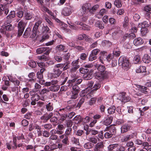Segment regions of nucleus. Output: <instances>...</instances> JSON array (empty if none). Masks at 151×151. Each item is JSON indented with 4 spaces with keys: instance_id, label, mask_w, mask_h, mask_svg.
I'll return each mask as SVG.
<instances>
[{
    "instance_id": "obj_1",
    "label": "nucleus",
    "mask_w": 151,
    "mask_h": 151,
    "mask_svg": "<svg viewBox=\"0 0 151 151\" xmlns=\"http://www.w3.org/2000/svg\"><path fill=\"white\" fill-rule=\"evenodd\" d=\"M42 22L41 21L39 20L35 23L32 30V33L30 37L31 38H34L37 34H39L40 33L44 35L50 32L49 28L47 26L43 25V26H42Z\"/></svg>"
},
{
    "instance_id": "obj_2",
    "label": "nucleus",
    "mask_w": 151,
    "mask_h": 151,
    "mask_svg": "<svg viewBox=\"0 0 151 151\" xmlns=\"http://www.w3.org/2000/svg\"><path fill=\"white\" fill-rule=\"evenodd\" d=\"M118 63L119 66H122L124 70H127L129 68V60L124 56H121L119 59Z\"/></svg>"
},
{
    "instance_id": "obj_3",
    "label": "nucleus",
    "mask_w": 151,
    "mask_h": 151,
    "mask_svg": "<svg viewBox=\"0 0 151 151\" xmlns=\"http://www.w3.org/2000/svg\"><path fill=\"white\" fill-rule=\"evenodd\" d=\"M102 55L100 57V60L102 63H104L103 61H106L108 62L110 61L113 57V56L111 54H109L108 55H104L105 53H106V51H101V52Z\"/></svg>"
},
{
    "instance_id": "obj_4",
    "label": "nucleus",
    "mask_w": 151,
    "mask_h": 151,
    "mask_svg": "<svg viewBox=\"0 0 151 151\" xmlns=\"http://www.w3.org/2000/svg\"><path fill=\"white\" fill-rule=\"evenodd\" d=\"M95 77L100 81H102L107 78L109 76L108 72H106L104 73L100 72H96L94 74Z\"/></svg>"
},
{
    "instance_id": "obj_5",
    "label": "nucleus",
    "mask_w": 151,
    "mask_h": 151,
    "mask_svg": "<svg viewBox=\"0 0 151 151\" xmlns=\"http://www.w3.org/2000/svg\"><path fill=\"white\" fill-rule=\"evenodd\" d=\"M118 99L122 102L125 103L129 101L131 99V98L127 95L126 93L122 92L119 93Z\"/></svg>"
},
{
    "instance_id": "obj_6",
    "label": "nucleus",
    "mask_w": 151,
    "mask_h": 151,
    "mask_svg": "<svg viewBox=\"0 0 151 151\" xmlns=\"http://www.w3.org/2000/svg\"><path fill=\"white\" fill-rule=\"evenodd\" d=\"M26 24L22 21H20L18 24V33L17 35L20 36L22 35L24 30Z\"/></svg>"
},
{
    "instance_id": "obj_7",
    "label": "nucleus",
    "mask_w": 151,
    "mask_h": 151,
    "mask_svg": "<svg viewBox=\"0 0 151 151\" xmlns=\"http://www.w3.org/2000/svg\"><path fill=\"white\" fill-rule=\"evenodd\" d=\"M9 12V7L7 5H0V15L6 16Z\"/></svg>"
},
{
    "instance_id": "obj_8",
    "label": "nucleus",
    "mask_w": 151,
    "mask_h": 151,
    "mask_svg": "<svg viewBox=\"0 0 151 151\" xmlns=\"http://www.w3.org/2000/svg\"><path fill=\"white\" fill-rule=\"evenodd\" d=\"M51 48L48 47H42L38 48L36 50V52L38 54H41L45 52L44 54L49 55L50 52Z\"/></svg>"
},
{
    "instance_id": "obj_9",
    "label": "nucleus",
    "mask_w": 151,
    "mask_h": 151,
    "mask_svg": "<svg viewBox=\"0 0 151 151\" xmlns=\"http://www.w3.org/2000/svg\"><path fill=\"white\" fill-rule=\"evenodd\" d=\"M93 70L91 69L87 73L84 74L83 76V78L85 80H88L91 79L93 77Z\"/></svg>"
},
{
    "instance_id": "obj_10",
    "label": "nucleus",
    "mask_w": 151,
    "mask_h": 151,
    "mask_svg": "<svg viewBox=\"0 0 151 151\" xmlns=\"http://www.w3.org/2000/svg\"><path fill=\"white\" fill-rule=\"evenodd\" d=\"M104 145L102 142H99L97 143L95 145L94 148V151H99L101 150L104 147Z\"/></svg>"
},
{
    "instance_id": "obj_11",
    "label": "nucleus",
    "mask_w": 151,
    "mask_h": 151,
    "mask_svg": "<svg viewBox=\"0 0 151 151\" xmlns=\"http://www.w3.org/2000/svg\"><path fill=\"white\" fill-rule=\"evenodd\" d=\"M143 42L142 39L140 37L134 39L133 41L134 45L136 46H138L142 45Z\"/></svg>"
},
{
    "instance_id": "obj_12",
    "label": "nucleus",
    "mask_w": 151,
    "mask_h": 151,
    "mask_svg": "<svg viewBox=\"0 0 151 151\" xmlns=\"http://www.w3.org/2000/svg\"><path fill=\"white\" fill-rule=\"evenodd\" d=\"M142 60L145 63H149L151 61V58L147 54H145L142 58Z\"/></svg>"
},
{
    "instance_id": "obj_13",
    "label": "nucleus",
    "mask_w": 151,
    "mask_h": 151,
    "mask_svg": "<svg viewBox=\"0 0 151 151\" xmlns=\"http://www.w3.org/2000/svg\"><path fill=\"white\" fill-rule=\"evenodd\" d=\"M62 71L58 68H54L53 69V72L52 75L54 77L57 78L59 77Z\"/></svg>"
},
{
    "instance_id": "obj_14",
    "label": "nucleus",
    "mask_w": 151,
    "mask_h": 151,
    "mask_svg": "<svg viewBox=\"0 0 151 151\" xmlns=\"http://www.w3.org/2000/svg\"><path fill=\"white\" fill-rule=\"evenodd\" d=\"M62 12L63 14L65 16L70 15L71 13L70 9L68 7L64 8Z\"/></svg>"
},
{
    "instance_id": "obj_15",
    "label": "nucleus",
    "mask_w": 151,
    "mask_h": 151,
    "mask_svg": "<svg viewBox=\"0 0 151 151\" xmlns=\"http://www.w3.org/2000/svg\"><path fill=\"white\" fill-rule=\"evenodd\" d=\"M133 62L135 64L140 63L141 62V61L140 60V55H135L134 57Z\"/></svg>"
},
{
    "instance_id": "obj_16",
    "label": "nucleus",
    "mask_w": 151,
    "mask_h": 151,
    "mask_svg": "<svg viewBox=\"0 0 151 151\" xmlns=\"http://www.w3.org/2000/svg\"><path fill=\"white\" fill-rule=\"evenodd\" d=\"M31 32V28L28 27L26 29L23 36L24 38L28 37L30 35Z\"/></svg>"
},
{
    "instance_id": "obj_17",
    "label": "nucleus",
    "mask_w": 151,
    "mask_h": 151,
    "mask_svg": "<svg viewBox=\"0 0 151 151\" xmlns=\"http://www.w3.org/2000/svg\"><path fill=\"white\" fill-rule=\"evenodd\" d=\"M37 59L39 60H41L42 61H47L49 59V55H43L41 56H39L37 57Z\"/></svg>"
},
{
    "instance_id": "obj_18",
    "label": "nucleus",
    "mask_w": 151,
    "mask_h": 151,
    "mask_svg": "<svg viewBox=\"0 0 151 151\" xmlns=\"http://www.w3.org/2000/svg\"><path fill=\"white\" fill-rule=\"evenodd\" d=\"M130 129V127L127 124H125L121 127V132L124 133L128 131Z\"/></svg>"
},
{
    "instance_id": "obj_19",
    "label": "nucleus",
    "mask_w": 151,
    "mask_h": 151,
    "mask_svg": "<svg viewBox=\"0 0 151 151\" xmlns=\"http://www.w3.org/2000/svg\"><path fill=\"white\" fill-rule=\"evenodd\" d=\"M108 129L113 135L116 134V129L114 126H110L108 128Z\"/></svg>"
},
{
    "instance_id": "obj_20",
    "label": "nucleus",
    "mask_w": 151,
    "mask_h": 151,
    "mask_svg": "<svg viewBox=\"0 0 151 151\" xmlns=\"http://www.w3.org/2000/svg\"><path fill=\"white\" fill-rule=\"evenodd\" d=\"M137 87L141 89L140 91L141 92L145 94H147L148 93L149 89L146 86L138 85Z\"/></svg>"
},
{
    "instance_id": "obj_21",
    "label": "nucleus",
    "mask_w": 151,
    "mask_h": 151,
    "mask_svg": "<svg viewBox=\"0 0 151 151\" xmlns=\"http://www.w3.org/2000/svg\"><path fill=\"white\" fill-rule=\"evenodd\" d=\"M94 146V145L92 143L88 142L85 143L83 146V147L86 149H91Z\"/></svg>"
},
{
    "instance_id": "obj_22",
    "label": "nucleus",
    "mask_w": 151,
    "mask_h": 151,
    "mask_svg": "<svg viewBox=\"0 0 151 151\" xmlns=\"http://www.w3.org/2000/svg\"><path fill=\"white\" fill-rule=\"evenodd\" d=\"M133 135H126L124 136L122 138V141L123 142H126L129 140L133 137Z\"/></svg>"
},
{
    "instance_id": "obj_23",
    "label": "nucleus",
    "mask_w": 151,
    "mask_h": 151,
    "mask_svg": "<svg viewBox=\"0 0 151 151\" xmlns=\"http://www.w3.org/2000/svg\"><path fill=\"white\" fill-rule=\"evenodd\" d=\"M60 88V86L58 85L52 86L49 88L50 90L53 92L57 91Z\"/></svg>"
},
{
    "instance_id": "obj_24",
    "label": "nucleus",
    "mask_w": 151,
    "mask_h": 151,
    "mask_svg": "<svg viewBox=\"0 0 151 151\" xmlns=\"http://www.w3.org/2000/svg\"><path fill=\"white\" fill-rule=\"evenodd\" d=\"M96 26L99 29H103L104 28V25L102 21L98 20L96 23Z\"/></svg>"
},
{
    "instance_id": "obj_25",
    "label": "nucleus",
    "mask_w": 151,
    "mask_h": 151,
    "mask_svg": "<svg viewBox=\"0 0 151 151\" xmlns=\"http://www.w3.org/2000/svg\"><path fill=\"white\" fill-rule=\"evenodd\" d=\"M16 16V13L15 11H11L9 12V14L7 16V19H12L15 17Z\"/></svg>"
},
{
    "instance_id": "obj_26",
    "label": "nucleus",
    "mask_w": 151,
    "mask_h": 151,
    "mask_svg": "<svg viewBox=\"0 0 151 151\" xmlns=\"http://www.w3.org/2000/svg\"><path fill=\"white\" fill-rule=\"evenodd\" d=\"M74 107L73 106H67L66 108H63L62 109H59L60 111H62V113L63 114L65 113V111H68Z\"/></svg>"
},
{
    "instance_id": "obj_27",
    "label": "nucleus",
    "mask_w": 151,
    "mask_h": 151,
    "mask_svg": "<svg viewBox=\"0 0 151 151\" xmlns=\"http://www.w3.org/2000/svg\"><path fill=\"white\" fill-rule=\"evenodd\" d=\"M46 108L48 111H51L53 110V104L52 103L49 102L46 105Z\"/></svg>"
},
{
    "instance_id": "obj_28",
    "label": "nucleus",
    "mask_w": 151,
    "mask_h": 151,
    "mask_svg": "<svg viewBox=\"0 0 151 151\" xmlns=\"http://www.w3.org/2000/svg\"><path fill=\"white\" fill-rule=\"evenodd\" d=\"M141 33L142 36L145 35L149 31L148 29L146 27H143V26L141 27Z\"/></svg>"
},
{
    "instance_id": "obj_29",
    "label": "nucleus",
    "mask_w": 151,
    "mask_h": 151,
    "mask_svg": "<svg viewBox=\"0 0 151 151\" xmlns=\"http://www.w3.org/2000/svg\"><path fill=\"white\" fill-rule=\"evenodd\" d=\"M112 121L111 117H108L104 121L103 124L104 125L108 126L110 124Z\"/></svg>"
},
{
    "instance_id": "obj_30",
    "label": "nucleus",
    "mask_w": 151,
    "mask_h": 151,
    "mask_svg": "<svg viewBox=\"0 0 151 151\" xmlns=\"http://www.w3.org/2000/svg\"><path fill=\"white\" fill-rule=\"evenodd\" d=\"M97 69L100 71L99 72L104 73L106 72H107L105 71L106 68L104 65H100L97 68Z\"/></svg>"
},
{
    "instance_id": "obj_31",
    "label": "nucleus",
    "mask_w": 151,
    "mask_h": 151,
    "mask_svg": "<svg viewBox=\"0 0 151 151\" xmlns=\"http://www.w3.org/2000/svg\"><path fill=\"white\" fill-rule=\"evenodd\" d=\"M116 107L114 106H113L108 109V113L109 114H113L115 113Z\"/></svg>"
},
{
    "instance_id": "obj_32",
    "label": "nucleus",
    "mask_w": 151,
    "mask_h": 151,
    "mask_svg": "<svg viewBox=\"0 0 151 151\" xmlns=\"http://www.w3.org/2000/svg\"><path fill=\"white\" fill-rule=\"evenodd\" d=\"M42 10L44 12H47L48 14H51L52 12L44 5H42L41 7Z\"/></svg>"
},
{
    "instance_id": "obj_33",
    "label": "nucleus",
    "mask_w": 151,
    "mask_h": 151,
    "mask_svg": "<svg viewBox=\"0 0 151 151\" xmlns=\"http://www.w3.org/2000/svg\"><path fill=\"white\" fill-rule=\"evenodd\" d=\"M40 99V97L39 95L37 94H33L31 97L32 101H38Z\"/></svg>"
},
{
    "instance_id": "obj_34",
    "label": "nucleus",
    "mask_w": 151,
    "mask_h": 151,
    "mask_svg": "<svg viewBox=\"0 0 151 151\" xmlns=\"http://www.w3.org/2000/svg\"><path fill=\"white\" fill-rule=\"evenodd\" d=\"M61 111H60L59 110L58 113L61 116L60 120L63 121L65 120L66 118L68 117V115L67 114H61Z\"/></svg>"
},
{
    "instance_id": "obj_35",
    "label": "nucleus",
    "mask_w": 151,
    "mask_h": 151,
    "mask_svg": "<svg viewBox=\"0 0 151 151\" xmlns=\"http://www.w3.org/2000/svg\"><path fill=\"white\" fill-rule=\"evenodd\" d=\"M73 89L75 92L78 93L80 91V88L76 84H75L73 86Z\"/></svg>"
},
{
    "instance_id": "obj_36",
    "label": "nucleus",
    "mask_w": 151,
    "mask_h": 151,
    "mask_svg": "<svg viewBox=\"0 0 151 151\" xmlns=\"http://www.w3.org/2000/svg\"><path fill=\"white\" fill-rule=\"evenodd\" d=\"M99 7V6L98 5L94 6L92 8L88 9L89 12L91 13H93V12H95Z\"/></svg>"
},
{
    "instance_id": "obj_37",
    "label": "nucleus",
    "mask_w": 151,
    "mask_h": 151,
    "mask_svg": "<svg viewBox=\"0 0 151 151\" xmlns=\"http://www.w3.org/2000/svg\"><path fill=\"white\" fill-rule=\"evenodd\" d=\"M101 86L100 84L99 83H97L95 84L93 87V88L91 91V93L93 92L94 91H96L97 89L100 88Z\"/></svg>"
},
{
    "instance_id": "obj_38",
    "label": "nucleus",
    "mask_w": 151,
    "mask_h": 151,
    "mask_svg": "<svg viewBox=\"0 0 151 151\" xmlns=\"http://www.w3.org/2000/svg\"><path fill=\"white\" fill-rule=\"evenodd\" d=\"M28 65L32 68H35L37 66L36 63L33 60H31L29 62Z\"/></svg>"
},
{
    "instance_id": "obj_39",
    "label": "nucleus",
    "mask_w": 151,
    "mask_h": 151,
    "mask_svg": "<svg viewBox=\"0 0 151 151\" xmlns=\"http://www.w3.org/2000/svg\"><path fill=\"white\" fill-rule=\"evenodd\" d=\"M102 45L103 46H110L111 45V42L108 40H104L102 41Z\"/></svg>"
},
{
    "instance_id": "obj_40",
    "label": "nucleus",
    "mask_w": 151,
    "mask_h": 151,
    "mask_svg": "<svg viewBox=\"0 0 151 151\" xmlns=\"http://www.w3.org/2000/svg\"><path fill=\"white\" fill-rule=\"evenodd\" d=\"M151 24V23L150 22L144 21L142 23V27L143 26V27H148L150 26Z\"/></svg>"
},
{
    "instance_id": "obj_41",
    "label": "nucleus",
    "mask_w": 151,
    "mask_h": 151,
    "mask_svg": "<svg viewBox=\"0 0 151 151\" xmlns=\"http://www.w3.org/2000/svg\"><path fill=\"white\" fill-rule=\"evenodd\" d=\"M148 109V107H145L141 109V108H139V113L140 114L141 116H143L145 114L144 111L147 110Z\"/></svg>"
},
{
    "instance_id": "obj_42",
    "label": "nucleus",
    "mask_w": 151,
    "mask_h": 151,
    "mask_svg": "<svg viewBox=\"0 0 151 151\" xmlns=\"http://www.w3.org/2000/svg\"><path fill=\"white\" fill-rule=\"evenodd\" d=\"M144 10L147 12L151 13V6L150 5L146 6L144 7Z\"/></svg>"
},
{
    "instance_id": "obj_43",
    "label": "nucleus",
    "mask_w": 151,
    "mask_h": 151,
    "mask_svg": "<svg viewBox=\"0 0 151 151\" xmlns=\"http://www.w3.org/2000/svg\"><path fill=\"white\" fill-rule=\"evenodd\" d=\"M79 71L81 73L85 74V73H87L89 71V70L88 68H81L79 69Z\"/></svg>"
},
{
    "instance_id": "obj_44",
    "label": "nucleus",
    "mask_w": 151,
    "mask_h": 151,
    "mask_svg": "<svg viewBox=\"0 0 151 151\" xmlns=\"http://www.w3.org/2000/svg\"><path fill=\"white\" fill-rule=\"evenodd\" d=\"M25 19L27 20L31 19L32 17V15L30 13L27 12L24 14Z\"/></svg>"
},
{
    "instance_id": "obj_45",
    "label": "nucleus",
    "mask_w": 151,
    "mask_h": 151,
    "mask_svg": "<svg viewBox=\"0 0 151 151\" xmlns=\"http://www.w3.org/2000/svg\"><path fill=\"white\" fill-rule=\"evenodd\" d=\"M72 93L71 95L70 99H76L78 96V93L75 92L74 91H72Z\"/></svg>"
},
{
    "instance_id": "obj_46",
    "label": "nucleus",
    "mask_w": 151,
    "mask_h": 151,
    "mask_svg": "<svg viewBox=\"0 0 151 151\" xmlns=\"http://www.w3.org/2000/svg\"><path fill=\"white\" fill-rule=\"evenodd\" d=\"M118 145V144L110 145L108 148V150L109 151H114L113 150L117 147Z\"/></svg>"
},
{
    "instance_id": "obj_47",
    "label": "nucleus",
    "mask_w": 151,
    "mask_h": 151,
    "mask_svg": "<svg viewBox=\"0 0 151 151\" xmlns=\"http://www.w3.org/2000/svg\"><path fill=\"white\" fill-rule=\"evenodd\" d=\"M44 127L45 129L47 130H49L52 128V124H46L42 126Z\"/></svg>"
},
{
    "instance_id": "obj_48",
    "label": "nucleus",
    "mask_w": 151,
    "mask_h": 151,
    "mask_svg": "<svg viewBox=\"0 0 151 151\" xmlns=\"http://www.w3.org/2000/svg\"><path fill=\"white\" fill-rule=\"evenodd\" d=\"M114 4L116 7L118 8L122 6L121 1L119 0H115L114 2Z\"/></svg>"
},
{
    "instance_id": "obj_49",
    "label": "nucleus",
    "mask_w": 151,
    "mask_h": 151,
    "mask_svg": "<svg viewBox=\"0 0 151 151\" xmlns=\"http://www.w3.org/2000/svg\"><path fill=\"white\" fill-rule=\"evenodd\" d=\"M5 28L6 30L8 31H11L13 29V27L11 24H10L6 25L5 26Z\"/></svg>"
},
{
    "instance_id": "obj_50",
    "label": "nucleus",
    "mask_w": 151,
    "mask_h": 151,
    "mask_svg": "<svg viewBox=\"0 0 151 151\" xmlns=\"http://www.w3.org/2000/svg\"><path fill=\"white\" fill-rule=\"evenodd\" d=\"M81 27L83 30H90V28L89 26L83 23L82 24Z\"/></svg>"
},
{
    "instance_id": "obj_51",
    "label": "nucleus",
    "mask_w": 151,
    "mask_h": 151,
    "mask_svg": "<svg viewBox=\"0 0 151 151\" xmlns=\"http://www.w3.org/2000/svg\"><path fill=\"white\" fill-rule=\"evenodd\" d=\"M113 135L110 133V132L108 130L107 132L104 134V137L106 138H109L111 137Z\"/></svg>"
},
{
    "instance_id": "obj_52",
    "label": "nucleus",
    "mask_w": 151,
    "mask_h": 151,
    "mask_svg": "<svg viewBox=\"0 0 151 151\" xmlns=\"http://www.w3.org/2000/svg\"><path fill=\"white\" fill-rule=\"evenodd\" d=\"M62 142L65 145H68L69 144L68 138L67 137H65L62 140Z\"/></svg>"
},
{
    "instance_id": "obj_53",
    "label": "nucleus",
    "mask_w": 151,
    "mask_h": 151,
    "mask_svg": "<svg viewBox=\"0 0 151 151\" xmlns=\"http://www.w3.org/2000/svg\"><path fill=\"white\" fill-rule=\"evenodd\" d=\"M85 101V99L83 98H82L80 100L79 102L77 104V106L79 107V108L80 107L81 105L84 103Z\"/></svg>"
},
{
    "instance_id": "obj_54",
    "label": "nucleus",
    "mask_w": 151,
    "mask_h": 151,
    "mask_svg": "<svg viewBox=\"0 0 151 151\" xmlns=\"http://www.w3.org/2000/svg\"><path fill=\"white\" fill-rule=\"evenodd\" d=\"M97 58V56L95 55H94L92 54L91 53L90 55L89 58V60L90 61H92L93 60H95Z\"/></svg>"
},
{
    "instance_id": "obj_55",
    "label": "nucleus",
    "mask_w": 151,
    "mask_h": 151,
    "mask_svg": "<svg viewBox=\"0 0 151 151\" xmlns=\"http://www.w3.org/2000/svg\"><path fill=\"white\" fill-rule=\"evenodd\" d=\"M89 141L90 142L92 143L96 144L97 142V140L96 138L94 137H91L89 138Z\"/></svg>"
},
{
    "instance_id": "obj_56",
    "label": "nucleus",
    "mask_w": 151,
    "mask_h": 151,
    "mask_svg": "<svg viewBox=\"0 0 151 151\" xmlns=\"http://www.w3.org/2000/svg\"><path fill=\"white\" fill-rule=\"evenodd\" d=\"M88 8H87L85 6H82V9H81V11L82 15H83L85 13L86 10H87V9H88Z\"/></svg>"
},
{
    "instance_id": "obj_57",
    "label": "nucleus",
    "mask_w": 151,
    "mask_h": 151,
    "mask_svg": "<svg viewBox=\"0 0 151 151\" xmlns=\"http://www.w3.org/2000/svg\"><path fill=\"white\" fill-rule=\"evenodd\" d=\"M17 17L19 18H21L23 16V12L22 11H19L16 13Z\"/></svg>"
},
{
    "instance_id": "obj_58",
    "label": "nucleus",
    "mask_w": 151,
    "mask_h": 151,
    "mask_svg": "<svg viewBox=\"0 0 151 151\" xmlns=\"http://www.w3.org/2000/svg\"><path fill=\"white\" fill-rule=\"evenodd\" d=\"M96 99L95 97L91 98L89 102V104L90 105H92L94 104L96 102Z\"/></svg>"
},
{
    "instance_id": "obj_59",
    "label": "nucleus",
    "mask_w": 151,
    "mask_h": 151,
    "mask_svg": "<svg viewBox=\"0 0 151 151\" xmlns=\"http://www.w3.org/2000/svg\"><path fill=\"white\" fill-rule=\"evenodd\" d=\"M72 67L71 68L70 70L71 72L76 71V70L79 67V65H72Z\"/></svg>"
},
{
    "instance_id": "obj_60",
    "label": "nucleus",
    "mask_w": 151,
    "mask_h": 151,
    "mask_svg": "<svg viewBox=\"0 0 151 151\" xmlns=\"http://www.w3.org/2000/svg\"><path fill=\"white\" fill-rule=\"evenodd\" d=\"M50 90L46 88H44L42 89L40 92V94H44L45 93H47L49 92Z\"/></svg>"
},
{
    "instance_id": "obj_61",
    "label": "nucleus",
    "mask_w": 151,
    "mask_h": 151,
    "mask_svg": "<svg viewBox=\"0 0 151 151\" xmlns=\"http://www.w3.org/2000/svg\"><path fill=\"white\" fill-rule=\"evenodd\" d=\"M74 48L79 51H81L84 50V48L83 47L79 45L76 46H75Z\"/></svg>"
},
{
    "instance_id": "obj_62",
    "label": "nucleus",
    "mask_w": 151,
    "mask_h": 151,
    "mask_svg": "<svg viewBox=\"0 0 151 151\" xmlns=\"http://www.w3.org/2000/svg\"><path fill=\"white\" fill-rule=\"evenodd\" d=\"M72 142L75 144L79 145L80 143L79 141V139L73 137L72 140Z\"/></svg>"
},
{
    "instance_id": "obj_63",
    "label": "nucleus",
    "mask_w": 151,
    "mask_h": 151,
    "mask_svg": "<svg viewBox=\"0 0 151 151\" xmlns=\"http://www.w3.org/2000/svg\"><path fill=\"white\" fill-rule=\"evenodd\" d=\"M29 122L26 119H23L22 121V125L24 127H25L28 125Z\"/></svg>"
},
{
    "instance_id": "obj_64",
    "label": "nucleus",
    "mask_w": 151,
    "mask_h": 151,
    "mask_svg": "<svg viewBox=\"0 0 151 151\" xmlns=\"http://www.w3.org/2000/svg\"><path fill=\"white\" fill-rule=\"evenodd\" d=\"M72 130V129L71 127H68L65 132V134H66L68 135L70 134Z\"/></svg>"
}]
</instances>
